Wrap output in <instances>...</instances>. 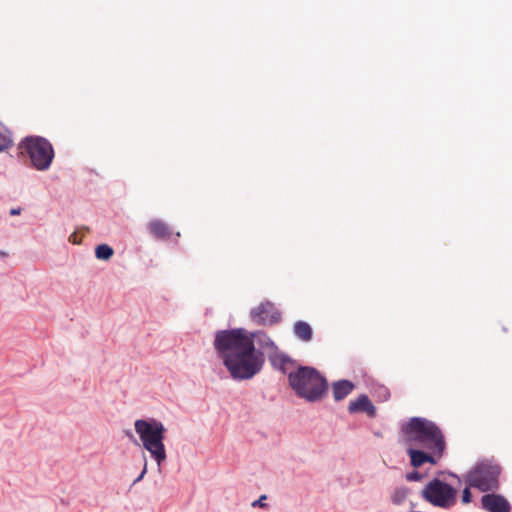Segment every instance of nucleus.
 <instances>
[{
	"label": "nucleus",
	"instance_id": "obj_1",
	"mask_svg": "<svg viewBox=\"0 0 512 512\" xmlns=\"http://www.w3.org/2000/svg\"><path fill=\"white\" fill-rule=\"evenodd\" d=\"M213 348L235 381L250 380L261 372L265 364L264 349L278 350L266 331H248L242 327L217 330Z\"/></svg>",
	"mask_w": 512,
	"mask_h": 512
},
{
	"label": "nucleus",
	"instance_id": "obj_2",
	"mask_svg": "<svg viewBox=\"0 0 512 512\" xmlns=\"http://www.w3.org/2000/svg\"><path fill=\"white\" fill-rule=\"evenodd\" d=\"M401 432L409 444L406 453L410 466L421 468L424 464L435 466L443 458L447 444L441 428L432 420L424 417H411L401 425Z\"/></svg>",
	"mask_w": 512,
	"mask_h": 512
},
{
	"label": "nucleus",
	"instance_id": "obj_3",
	"mask_svg": "<svg viewBox=\"0 0 512 512\" xmlns=\"http://www.w3.org/2000/svg\"><path fill=\"white\" fill-rule=\"evenodd\" d=\"M288 384L295 395L308 403L323 401L329 391V382L314 366L299 364L288 373Z\"/></svg>",
	"mask_w": 512,
	"mask_h": 512
},
{
	"label": "nucleus",
	"instance_id": "obj_4",
	"mask_svg": "<svg viewBox=\"0 0 512 512\" xmlns=\"http://www.w3.org/2000/svg\"><path fill=\"white\" fill-rule=\"evenodd\" d=\"M135 432L139 435L143 448L150 453L160 467L166 461L164 445L167 429L155 418L137 419L134 423Z\"/></svg>",
	"mask_w": 512,
	"mask_h": 512
},
{
	"label": "nucleus",
	"instance_id": "obj_5",
	"mask_svg": "<svg viewBox=\"0 0 512 512\" xmlns=\"http://www.w3.org/2000/svg\"><path fill=\"white\" fill-rule=\"evenodd\" d=\"M17 157L19 159H29L30 166L38 171H46L53 163L55 150L47 138L39 135H28L18 143Z\"/></svg>",
	"mask_w": 512,
	"mask_h": 512
},
{
	"label": "nucleus",
	"instance_id": "obj_6",
	"mask_svg": "<svg viewBox=\"0 0 512 512\" xmlns=\"http://www.w3.org/2000/svg\"><path fill=\"white\" fill-rule=\"evenodd\" d=\"M501 473L502 467L494 458H482L463 475V480L481 492H496L500 488Z\"/></svg>",
	"mask_w": 512,
	"mask_h": 512
},
{
	"label": "nucleus",
	"instance_id": "obj_7",
	"mask_svg": "<svg viewBox=\"0 0 512 512\" xmlns=\"http://www.w3.org/2000/svg\"><path fill=\"white\" fill-rule=\"evenodd\" d=\"M458 490L451 484L434 477L421 491V497L434 507L450 509L457 502Z\"/></svg>",
	"mask_w": 512,
	"mask_h": 512
},
{
	"label": "nucleus",
	"instance_id": "obj_8",
	"mask_svg": "<svg viewBox=\"0 0 512 512\" xmlns=\"http://www.w3.org/2000/svg\"><path fill=\"white\" fill-rule=\"evenodd\" d=\"M250 320L258 326L272 327L282 320L281 311L270 300L262 301L249 312Z\"/></svg>",
	"mask_w": 512,
	"mask_h": 512
},
{
	"label": "nucleus",
	"instance_id": "obj_9",
	"mask_svg": "<svg viewBox=\"0 0 512 512\" xmlns=\"http://www.w3.org/2000/svg\"><path fill=\"white\" fill-rule=\"evenodd\" d=\"M481 507L488 512H511L512 506L501 494L485 492L481 497Z\"/></svg>",
	"mask_w": 512,
	"mask_h": 512
},
{
	"label": "nucleus",
	"instance_id": "obj_10",
	"mask_svg": "<svg viewBox=\"0 0 512 512\" xmlns=\"http://www.w3.org/2000/svg\"><path fill=\"white\" fill-rule=\"evenodd\" d=\"M268 359L273 369L280 371L287 377L288 373L291 370L296 369L300 364L296 359L290 357L288 354L278 352V350L274 351L273 354H270Z\"/></svg>",
	"mask_w": 512,
	"mask_h": 512
},
{
	"label": "nucleus",
	"instance_id": "obj_11",
	"mask_svg": "<svg viewBox=\"0 0 512 512\" xmlns=\"http://www.w3.org/2000/svg\"><path fill=\"white\" fill-rule=\"evenodd\" d=\"M347 410L349 414L366 413L370 418L377 416V409L366 394H360L355 400H351Z\"/></svg>",
	"mask_w": 512,
	"mask_h": 512
},
{
	"label": "nucleus",
	"instance_id": "obj_12",
	"mask_svg": "<svg viewBox=\"0 0 512 512\" xmlns=\"http://www.w3.org/2000/svg\"><path fill=\"white\" fill-rule=\"evenodd\" d=\"M147 232L155 239L167 241L174 234L172 228L161 219H152L146 225Z\"/></svg>",
	"mask_w": 512,
	"mask_h": 512
},
{
	"label": "nucleus",
	"instance_id": "obj_13",
	"mask_svg": "<svg viewBox=\"0 0 512 512\" xmlns=\"http://www.w3.org/2000/svg\"><path fill=\"white\" fill-rule=\"evenodd\" d=\"M331 387L334 401L340 402L356 388V385L351 380L340 379L332 382Z\"/></svg>",
	"mask_w": 512,
	"mask_h": 512
},
{
	"label": "nucleus",
	"instance_id": "obj_14",
	"mask_svg": "<svg viewBox=\"0 0 512 512\" xmlns=\"http://www.w3.org/2000/svg\"><path fill=\"white\" fill-rule=\"evenodd\" d=\"M293 333L295 337L302 342H310L313 338V329L311 325L303 320H298L294 323Z\"/></svg>",
	"mask_w": 512,
	"mask_h": 512
},
{
	"label": "nucleus",
	"instance_id": "obj_15",
	"mask_svg": "<svg viewBox=\"0 0 512 512\" xmlns=\"http://www.w3.org/2000/svg\"><path fill=\"white\" fill-rule=\"evenodd\" d=\"M113 255L114 249L106 243L99 244L95 247V257L98 260L108 261Z\"/></svg>",
	"mask_w": 512,
	"mask_h": 512
},
{
	"label": "nucleus",
	"instance_id": "obj_16",
	"mask_svg": "<svg viewBox=\"0 0 512 512\" xmlns=\"http://www.w3.org/2000/svg\"><path fill=\"white\" fill-rule=\"evenodd\" d=\"M409 492H410V489L407 487L396 488L391 495L392 503L395 505H400L401 503H403L405 501Z\"/></svg>",
	"mask_w": 512,
	"mask_h": 512
},
{
	"label": "nucleus",
	"instance_id": "obj_17",
	"mask_svg": "<svg viewBox=\"0 0 512 512\" xmlns=\"http://www.w3.org/2000/svg\"><path fill=\"white\" fill-rule=\"evenodd\" d=\"M13 145L11 134L8 130L0 128V152L7 150Z\"/></svg>",
	"mask_w": 512,
	"mask_h": 512
},
{
	"label": "nucleus",
	"instance_id": "obj_18",
	"mask_svg": "<svg viewBox=\"0 0 512 512\" xmlns=\"http://www.w3.org/2000/svg\"><path fill=\"white\" fill-rule=\"evenodd\" d=\"M427 473H422L418 469H414L405 475V479L409 482H419L427 477Z\"/></svg>",
	"mask_w": 512,
	"mask_h": 512
},
{
	"label": "nucleus",
	"instance_id": "obj_19",
	"mask_svg": "<svg viewBox=\"0 0 512 512\" xmlns=\"http://www.w3.org/2000/svg\"><path fill=\"white\" fill-rule=\"evenodd\" d=\"M466 486L465 488L462 490V496H461V501L463 504H469L472 502V498H473V495H472V492H471V488L472 487H469V484L468 483H465Z\"/></svg>",
	"mask_w": 512,
	"mask_h": 512
},
{
	"label": "nucleus",
	"instance_id": "obj_20",
	"mask_svg": "<svg viewBox=\"0 0 512 512\" xmlns=\"http://www.w3.org/2000/svg\"><path fill=\"white\" fill-rule=\"evenodd\" d=\"M449 476L453 479H456L457 480V483L458 484H461L462 480H461V477L459 475H457L456 473L452 472V471H449V470H439L436 472V477H441V476Z\"/></svg>",
	"mask_w": 512,
	"mask_h": 512
},
{
	"label": "nucleus",
	"instance_id": "obj_21",
	"mask_svg": "<svg viewBox=\"0 0 512 512\" xmlns=\"http://www.w3.org/2000/svg\"><path fill=\"white\" fill-rule=\"evenodd\" d=\"M390 391L387 387L385 386H380L378 388V397L382 400V401H387L389 398H390Z\"/></svg>",
	"mask_w": 512,
	"mask_h": 512
},
{
	"label": "nucleus",
	"instance_id": "obj_22",
	"mask_svg": "<svg viewBox=\"0 0 512 512\" xmlns=\"http://www.w3.org/2000/svg\"><path fill=\"white\" fill-rule=\"evenodd\" d=\"M267 499V496L265 494L261 495L257 500L252 502V507H260L267 509L268 504L265 503V500Z\"/></svg>",
	"mask_w": 512,
	"mask_h": 512
},
{
	"label": "nucleus",
	"instance_id": "obj_23",
	"mask_svg": "<svg viewBox=\"0 0 512 512\" xmlns=\"http://www.w3.org/2000/svg\"><path fill=\"white\" fill-rule=\"evenodd\" d=\"M147 472V462L145 461L144 463V467H143V470L142 472L140 473V475L133 481V484H136L138 483L139 481H141L143 479V477L145 476Z\"/></svg>",
	"mask_w": 512,
	"mask_h": 512
},
{
	"label": "nucleus",
	"instance_id": "obj_24",
	"mask_svg": "<svg viewBox=\"0 0 512 512\" xmlns=\"http://www.w3.org/2000/svg\"><path fill=\"white\" fill-rule=\"evenodd\" d=\"M21 212H22V208L16 207V208H11L9 211V214H10V216H17V215H20Z\"/></svg>",
	"mask_w": 512,
	"mask_h": 512
},
{
	"label": "nucleus",
	"instance_id": "obj_25",
	"mask_svg": "<svg viewBox=\"0 0 512 512\" xmlns=\"http://www.w3.org/2000/svg\"><path fill=\"white\" fill-rule=\"evenodd\" d=\"M7 256H8L7 252L0 250V257L4 258V257H7Z\"/></svg>",
	"mask_w": 512,
	"mask_h": 512
},
{
	"label": "nucleus",
	"instance_id": "obj_26",
	"mask_svg": "<svg viewBox=\"0 0 512 512\" xmlns=\"http://www.w3.org/2000/svg\"><path fill=\"white\" fill-rule=\"evenodd\" d=\"M175 236H176L177 238H178V237H180V236H181V235H180V232H176V233H175Z\"/></svg>",
	"mask_w": 512,
	"mask_h": 512
}]
</instances>
